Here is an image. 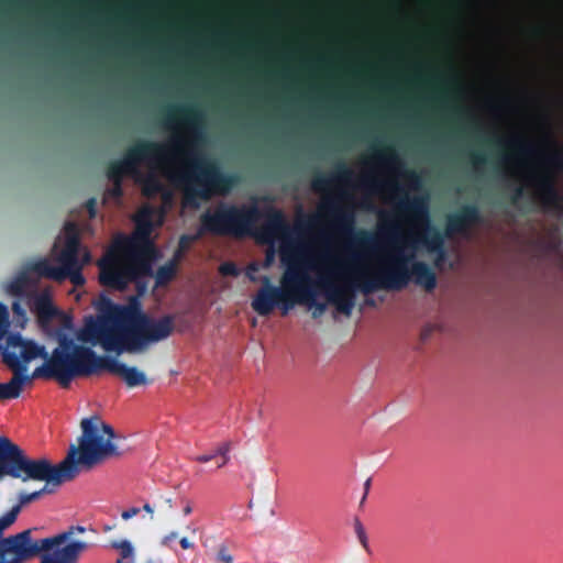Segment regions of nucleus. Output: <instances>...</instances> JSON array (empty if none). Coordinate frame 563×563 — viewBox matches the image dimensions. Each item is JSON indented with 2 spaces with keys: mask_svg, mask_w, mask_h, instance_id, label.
<instances>
[{
  "mask_svg": "<svg viewBox=\"0 0 563 563\" xmlns=\"http://www.w3.org/2000/svg\"><path fill=\"white\" fill-rule=\"evenodd\" d=\"M56 338L58 345L51 356L33 371L32 377L53 378L62 387L67 388L76 377L102 373L104 355H97L91 347L75 343L63 330L57 331Z\"/></svg>",
  "mask_w": 563,
  "mask_h": 563,
  "instance_id": "obj_7",
  "label": "nucleus"
},
{
  "mask_svg": "<svg viewBox=\"0 0 563 563\" xmlns=\"http://www.w3.org/2000/svg\"><path fill=\"white\" fill-rule=\"evenodd\" d=\"M140 181L142 184V194L147 198L156 196L164 189V186L161 183V180L153 174L145 176Z\"/></svg>",
  "mask_w": 563,
  "mask_h": 563,
  "instance_id": "obj_30",
  "label": "nucleus"
},
{
  "mask_svg": "<svg viewBox=\"0 0 563 563\" xmlns=\"http://www.w3.org/2000/svg\"><path fill=\"white\" fill-rule=\"evenodd\" d=\"M371 159L377 162L389 169L397 170L402 167V162L393 146H383L373 148Z\"/></svg>",
  "mask_w": 563,
  "mask_h": 563,
  "instance_id": "obj_24",
  "label": "nucleus"
},
{
  "mask_svg": "<svg viewBox=\"0 0 563 563\" xmlns=\"http://www.w3.org/2000/svg\"><path fill=\"white\" fill-rule=\"evenodd\" d=\"M112 319L123 332L124 352L129 353L141 351L148 343L167 339L175 328L174 316L151 318L143 311L137 297H131L126 305H114Z\"/></svg>",
  "mask_w": 563,
  "mask_h": 563,
  "instance_id": "obj_9",
  "label": "nucleus"
},
{
  "mask_svg": "<svg viewBox=\"0 0 563 563\" xmlns=\"http://www.w3.org/2000/svg\"><path fill=\"white\" fill-rule=\"evenodd\" d=\"M507 145L512 151V155L503 154L500 157L503 163L510 162L514 156L530 157L538 153L537 147L521 136H514L509 139L507 141Z\"/></svg>",
  "mask_w": 563,
  "mask_h": 563,
  "instance_id": "obj_23",
  "label": "nucleus"
},
{
  "mask_svg": "<svg viewBox=\"0 0 563 563\" xmlns=\"http://www.w3.org/2000/svg\"><path fill=\"white\" fill-rule=\"evenodd\" d=\"M362 186L377 190L382 187V184L374 178L364 177L362 179Z\"/></svg>",
  "mask_w": 563,
  "mask_h": 563,
  "instance_id": "obj_41",
  "label": "nucleus"
},
{
  "mask_svg": "<svg viewBox=\"0 0 563 563\" xmlns=\"http://www.w3.org/2000/svg\"><path fill=\"white\" fill-rule=\"evenodd\" d=\"M14 523V512L0 517V563H27L40 558V563H78L88 548L84 541H73L63 549L51 552L46 538H33L35 528L4 537Z\"/></svg>",
  "mask_w": 563,
  "mask_h": 563,
  "instance_id": "obj_6",
  "label": "nucleus"
},
{
  "mask_svg": "<svg viewBox=\"0 0 563 563\" xmlns=\"http://www.w3.org/2000/svg\"><path fill=\"white\" fill-rule=\"evenodd\" d=\"M140 514V508L137 507H132V508H129L126 510H124L121 515V517L124 519V520H129L133 517H135L136 515Z\"/></svg>",
  "mask_w": 563,
  "mask_h": 563,
  "instance_id": "obj_43",
  "label": "nucleus"
},
{
  "mask_svg": "<svg viewBox=\"0 0 563 563\" xmlns=\"http://www.w3.org/2000/svg\"><path fill=\"white\" fill-rule=\"evenodd\" d=\"M549 144L553 150L544 156V163L556 172H563V147L550 139Z\"/></svg>",
  "mask_w": 563,
  "mask_h": 563,
  "instance_id": "obj_28",
  "label": "nucleus"
},
{
  "mask_svg": "<svg viewBox=\"0 0 563 563\" xmlns=\"http://www.w3.org/2000/svg\"><path fill=\"white\" fill-rule=\"evenodd\" d=\"M5 364L13 372V376L8 383H0V400L19 398L23 385L36 378L32 377V375L19 373L18 369L21 366L13 353L5 355Z\"/></svg>",
  "mask_w": 563,
  "mask_h": 563,
  "instance_id": "obj_18",
  "label": "nucleus"
},
{
  "mask_svg": "<svg viewBox=\"0 0 563 563\" xmlns=\"http://www.w3.org/2000/svg\"><path fill=\"white\" fill-rule=\"evenodd\" d=\"M10 322H9V311L5 305L0 303V340L4 338L8 333Z\"/></svg>",
  "mask_w": 563,
  "mask_h": 563,
  "instance_id": "obj_33",
  "label": "nucleus"
},
{
  "mask_svg": "<svg viewBox=\"0 0 563 563\" xmlns=\"http://www.w3.org/2000/svg\"><path fill=\"white\" fill-rule=\"evenodd\" d=\"M191 512H192L191 503H190V501H187V503H186V506H185V507H184V509H183V514H184L185 516H188V515H190Z\"/></svg>",
  "mask_w": 563,
  "mask_h": 563,
  "instance_id": "obj_53",
  "label": "nucleus"
},
{
  "mask_svg": "<svg viewBox=\"0 0 563 563\" xmlns=\"http://www.w3.org/2000/svg\"><path fill=\"white\" fill-rule=\"evenodd\" d=\"M219 272L223 276L236 277L240 274L238 266L233 262H225L220 265Z\"/></svg>",
  "mask_w": 563,
  "mask_h": 563,
  "instance_id": "obj_36",
  "label": "nucleus"
},
{
  "mask_svg": "<svg viewBox=\"0 0 563 563\" xmlns=\"http://www.w3.org/2000/svg\"><path fill=\"white\" fill-rule=\"evenodd\" d=\"M12 309H13V312H14V313L21 314V316H23V317L25 316L24 310L20 307V305H19V303H16V302H15V303H13Z\"/></svg>",
  "mask_w": 563,
  "mask_h": 563,
  "instance_id": "obj_52",
  "label": "nucleus"
},
{
  "mask_svg": "<svg viewBox=\"0 0 563 563\" xmlns=\"http://www.w3.org/2000/svg\"><path fill=\"white\" fill-rule=\"evenodd\" d=\"M14 354L20 363L21 368L19 373L26 374V363L42 357L45 361L48 358V353L43 345L35 343L32 340H25L20 333H9L7 336V346L2 353L3 362L5 363L7 354Z\"/></svg>",
  "mask_w": 563,
  "mask_h": 563,
  "instance_id": "obj_14",
  "label": "nucleus"
},
{
  "mask_svg": "<svg viewBox=\"0 0 563 563\" xmlns=\"http://www.w3.org/2000/svg\"><path fill=\"white\" fill-rule=\"evenodd\" d=\"M102 372H108L123 379L128 387L148 385L151 380L135 366H128L118 361L117 357L104 355Z\"/></svg>",
  "mask_w": 563,
  "mask_h": 563,
  "instance_id": "obj_17",
  "label": "nucleus"
},
{
  "mask_svg": "<svg viewBox=\"0 0 563 563\" xmlns=\"http://www.w3.org/2000/svg\"><path fill=\"white\" fill-rule=\"evenodd\" d=\"M430 332H431V329H424L422 332H421V339L422 340H427L430 335Z\"/></svg>",
  "mask_w": 563,
  "mask_h": 563,
  "instance_id": "obj_55",
  "label": "nucleus"
},
{
  "mask_svg": "<svg viewBox=\"0 0 563 563\" xmlns=\"http://www.w3.org/2000/svg\"><path fill=\"white\" fill-rule=\"evenodd\" d=\"M31 308L42 325H46L55 317L62 316L60 311L53 305L51 295L47 291L36 294L33 297Z\"/></svg>",
  "mask_w": 563,
  "mask_h": 563,
  "instance_id": "obj_21",
  "label": "nucleus"
},
{
  "mask_svg": "<svg viewBox=\"0 0 563 563\" xmlns=\"http://www.w3.org/2000/svg\"><path fill=\"white\" fill-rule=\"evenodd\" d=\"M322 213L309 217L303 223L307 228H313L319 222L322 216L329 217L333 220L334 225L342 232H351L354 224V214L344 210L335 199L327 200L321 207Z\"/></svg>",
  "mask_w": 563,
  "mask_h": 563,
  "instance_id": "obj_15",
  "label": "nucleus"
},
{
  "mask_svg": "<svg viewBox=\"0 0 563 563\" xmlns=\"http://www.w3.org/2000/svg\"><path fill=\"white\" fill-rule=\"evenodd\" d=\"M178 533L176 531H170L168 534L163 537L161 543L164 547H168L172 541H174L177 538Z\"/></svg>",
  "mask_w": 563,
  "mask_h": 563,
  "instance_id": "obj_45",
  "label": "nucleus"
},
{
  "mask_svg": "<svg viewBox=\"0 0 563 563\" xmlns=\"http://www.w3.org/2000/svg\"><path fill=\"white\" fill-rule=\"evenodd\" d=\"M152 209H144L136 219L134 233L118 239L113 247L98 262L99 282L101 285L124 290L129 284L135 283L142 294L145 284L141 280L153 275L152 263L155 247L151 242L153 230Z\"/></svg>",
  "mask_w": 563,
  "mask_h": 563,
  "instance_id": "obj_5",
  "label": "nucleus"
},
{
  "mask_svg": "<svg viewBox=\"0 0 563 563\" xmlns=\"http://www.w3.org/2000/svg\"><path fill=\"white\" fill-rule=\"evenodd\" d=\"M352 175V170L344 163H340L330 176L318 175L314 177L311 181V187L317 192H324L333 183L347 184Z\"/></svg>",
  "mask_w": 563,
  "mask_h": 563,
  "instance_id": "obj_22",
  "label": "nucleus"
},
{
  "mask_svg": "<svg viewBox=\"0 0 563 563\" xmlns=\"http://www.w3.org/2000/svg\"><path fill=\"white\" fill-rule=\"evenodd\" d=\"M428 249L431 252H437L438 256L435 264H440L446 257V252L443 245V238L439 233H434L429 240H427Z\"/></svg>",
  "mask_w": 563,
  "mask_h": 563,
  "instance_id": "obj_31",
  "label": "nucleus"
},
{
  "mask_svg": "<svg viewBox=\"0 0 563 563\" xmlns=\"http://www.w3.org/2000/svg\"><path fill=\"white\" fill-rule=\"evenodd\" d=\"M399 214H404L413 228L427 227L429 223L428 202L422 197L401 199L397 206Z\"/></svg>",
  "mask_w": 563,
  "mask_h": 563,
  "instance_id": "obj_19",
  "label": "nucleus"
},
{
  "mask_svg": "<svg viewBox=\"0 0 563 563\" xmlns=\"http://www.w3.org/2000/svg\"><path fill=\"white\" fill-rule=\"evenodd\" d=\"M70 325H71V319L67 317L65 319V327L69 328Z\"/></svg>",
  "mask_w": 563,
  "mask_h": 563,
  "instance_id": "obj_58",
  "label": "nucleus"
},
{
  "mask_svg": "<svg viewBox=\"0 0 563 563\" xmlns=\"http://www.w3.org/2000/svg\"><path fill=\"white\" fill-rule=\"evenodd\" d=\"M406 177L415 185L419 184V177L415 172H406Z\"/></svg>",
  "mask_w": 563,
  "mask_h": 563,
  "instance_id": "obj_48",
  "label": "nucleus"
},
{
  "mask_svg": "<svg viewBox=\"0 0 563 563\" xmlns=\"http://www.w3.org/2000/svg\"><path fill=\"white\" fill-rule=\"evenodd\" d=\"M369 488H371V478H367L364 483V495L362 497L361 505L365 501Z\"/></svg>",
  "mask_w": 563,
  "mask_h": 563,
  "instance_id": "obj_49",
  "label": "nucleus"
},
{
  "mask_svg": "<svg viewBox=\"0 0 563 563\" xmlns=\"http://www.w3.org/2000/svg\"><path fill=\"white\" fill-rule=\"evenodd\" d=\"M357 242L364 247H372L375 240L369 233L362 231L358 234Z\"/></svg>",
  "mask_w": 563,
  "mask_h": 563,
  "instance_id": "obj_40",
  "label": "nucleus"
},
{
  "mask_svg": "<svg viewBox=\"0 0 563 563\" xmlns=\"http://www.w3.org/2000/svg\"><path fill=\"white\" fill-rule=\"evenodd\" d=\"M185 251L181 250V249H177L175 254H174V257L172 260H177V264L179 263V261L181 260L183 255H184Z\"/></svg>",
  "mask_w": 563,
  "mask_h": 563,
  "instance_id": "obj_51",
  "label": "nucleus"
},
{
  "mask_svg": "<svg viewBox=\"0 0 563 563\" xmlns=\"http://www.w3.org/2000/svg\"><path fill=\"white\" fill-rule=\"evenodd\" d=\"M203 115L201 111L192 106L174 107L166 117V125L170 126L174 123L185 125L192 133L200 132L202 126Z\"/></svg>",
  "mask_w": 563,
  "mask_h": 563,
  "instance_id": "obj_20",
  "label": "nucleus"
},
{
  "mask_svg": "<svg viewBox=\"0 0 563 563\" xmlns=\"http://www.w3.org/2000/svg\"><path fill=\"white\" fill-rule=\"evenodd\" d=\"M217 459L216 450L209 454H201L195 457V460L199 463H207Z\"/></svg>",
  "mask_w": 563,
  "mask_h": 563,
  "instance_id": "obj_44",
  "label": "nucleus"
},
{
  "mask_svg": "<svg viewBox=\"0 0 563 563\" xmlns=\"http://www.w3.org/2000/svg\"><path fill=\"white\" fill-rule=\"evenodd\" d=\"M143 510H145L147 514H150L151 518H153L154 509L148 503H145L143 505Z\"/></svg>",
  "mask_w": 563,
  "mask_h": 563,
  "instance_id": "obj_54",
  "label": "nucleus"
},
{
  "mask_svg": "<svg viewBox=\"0 0 563 563\" xmlns=\"http://www.w3.org/2000/svg\"><path fill=\"white\" fill-rule=\"evenodd\" d=\"M216 561L219 563H233L234 559L229 552V549L225 544H220L218 552L216 554Z\"/></svg>",
  "mask_w": 563,
  "mask_h": 563,
  "instance_id": "obj_35",
  "label": "nucleus"
},
{
  "mask_svg": "<svg viewBox=\"0 0 563 563\" xmlns=\"http://www.w3.org/2000/svg\"><path fill=\"white\" fill-rule=\"evenodd\" d=\"M470 159L474 168L478 169L481 166L485 165L487 159L482 153H470Z\"/></svg>",
  "mask_w": 563,
  "mask_h": 563,
  "instance_id": "obj_39",
  "label": "nucleus"
},
{
  "mask_svg": "<svg viewBox=\"0 0 563 563\" xmlns=\"http://www.w3.org/2000/svg\"><path fill=\"white\" fill-rule=\"evenodd\" d=\"M110 547L119 551L120 558L115 563H134V548L129 540H114Z\"/></svg>",
  "mask_w": 563,
  "mask_h": 563,
  "instance_id": "obj_29",
  "label": "nucleus"
},
{
  "mask_svg": "<svg viewBox=\"0 0 563 563\" xmlns=\"http://www.w3.org/2000/svg\"><path fill=\"white\" fill-rule=\"evenodd\" d=\"M249 278H250L251 280H255V277H254V276H252V275H250V274H249Z\"/></svg>",
  "mask_w": 563,
  "mask_h": 563,
  "instance_id": "obj_62",
  "label": "nucleus"
},
{
  "mask_svg": "<svg viewBox=\"0 0 563 563\" xmlns=\"http://www.w3.org/2000/svg\"><path fill=\"white\" fill-rule=\"evenodd\" d=\"M165 504L167 505L168 509L173 508V500H172V498H165Z\"/></svg>",
  "mask_w": 563,
  "mask_h": 563,
  "instance_id": "obj_57",
  "label": "nucleus"
},
{
  "mask_svg": "<svg viewBox=\"0 0 563 563\" xmlns=\"http://www.w3.org/2000/svg\"><path fill=\"white\" fill-rule=\"evenodd\" d=\"M430 81L433 84H437V85H444V86L455 85V78L445 77L442 74H435L434 76L431 77Z\"/></svg>",
  "mask_w": 563,
  "mask_h": 563,
  "instance_id": "obj_38",
  "label": "nucleus"
},
{
  "mask_svg": "<svg viewBox=\"0 0 563 563\" xmlns=\"http://www.w3.org/2000/svg\"><path fill=\"white\" fill-rule=\"evenodd\" d=\"M89 258H90V257H89V254H88V253H86V255H85V260L88 262V261H89Z\"/></svg>",
  "mask_w": 563,
  "mask_h": 563,
  "instance_id": "obj_60",
  "label": "nucleus"
},
{
  "mask_svg": "<svg viewBox=\"0 0 563 563\" xmlns=\"http://www.w3.org/2000/svg\"><path fill=\"white\" fill-rule=\"evenodd\" d=\"M387 186L390 188V189H394L395 191L397 192H402V189L396 185V184H387Z\"/></svg>",
  "mask_w": 563,
  "mask_h": 563,
  "instance_id": "obj_56",
  "label": "nucleus"
},
{
  "mask_svg": "<svg viewBox=\"0 0 563 563\" xmlns=\"http://www.w3.org/2000/svg\"><path fill=\"white\" fill-rule=\"evenodd\" d=\"M103 301L111 306V308L114 306L106 297ZM109 320L111 324L98 322L90 317L85 327L77 333V339L82 343H90L91 345L99 343L106 352H115L120 355L124 352L123 332L120 325L112 319V313Z\"/></svg>",
  "mask_w": 563,
  "mask_h": 563,
  "instance_id": "obj_12",
  "label": "nucleus"
},
{
  "mask_svg": "<svg viewBox=\"0 0 563 563\" xmlns=\"http://www.w3.org/2000/svg\"><path fill=\"white\" fill-rule=\"evenodd\" d=\"M231 450L230 442H223L216 449L217 457H219L218 468L223 467L230 460L229 452Z\"/></svg>",
  "mask_w": 563,
  "mask_h": 563,
  "instance_id": "obj_32",
  "label": "nucleus"
},
{
  "mask_svg": "<svg viewBox=\"0 0 563 563\" xmlns=\"http://www.w3.org/2000/svg\"><path fill=\"white\" fill-rule=\"evenodd\" d=\"M185 142L175 137L168 145L152 141H140L131 146L119 159L111 162L107 177L112 183H122L124 175H135L139 164L147 162L155 166L163 165L168 155H186L184 168L172 174L169 178L183 189L184 206L199 207V200L212 196H224L238 184L239 177L223 172L214 162L198 158L191 151H185Z\"/></svg>",
  "mask_w": 563,
  "mask_h": 563,
  "instance_id": "obj_3",
  "label": "nucleus"
},
{
  "mask_svg": "<svg viewBox=\"0 0 563 563\" xmlns=\"http://www.w3.org/2000/svg\"><path fill=\"white\" fill-rule=\"evenodd\" d=\"M32 263H29L23 272L18 274L7 286V290L10 295L22 297L26 294L33 282L30 278V274H35L30 271L29 267Z\"/></svg>",
  "mask_w": 563,
  "mask_h": 563,
  "instance_id": "obj_25",
  "label": "nucleus"
},
{
  "mask_svg": "<svg viewBox=\"0 0 563 563\" xmlns=\"http://www.w3.org/2000/svg\"><path fill=\"white\" fill-rule=\"evenodd\" d=\"M367 303L373 306V305H375V301L374 300H368Z\"/></svg>",
  "mask_w": 563,
  "mask_h": 563,
  "instance_id": "obj_61",
  "label": "nucleus"
},
{
  "mask_svg": "<svg viewBox=\"0 0 563 563\" xmlns=\"http://www.w3.org/2000/svg\"><path fill=\"white\" fill-rule=\"evenodd\" d=\"M177 268V260H170L165 265L158 267L154 275L156 287L168 285L175 278Z\"/></svg>",
  "mask_w": 563,
  "mask_h": 563,
  "instance_id": "obj_27",
  "label": "nucleus"
},
{
  "mask_svg": "<svg viewBox=\"0 0 563 563\" xmlns=\"http://www.w3.org/2000/svg\"><path fill=\"white\" fill-rule=\"evenodd\" d=\"M289 232L284 212L274 207L261 211L256 205H235L220 201L212 210L200 216V230L197 235L184 234L178 247L185 252L200 234L244 238L256 234L264 243H273L276 238Z\"/></svg>",
  "mask_w": 563,
  "mask_h": 563,
  "instance_id": "obj_4",
  "label": "nucleus"
},
{
  "mask_svg": "<svg viewBox=\"0 0 563 563\" xmlns=\"http://www.w3.org/2000/svg\"><path fill=\"white\" fill-rule=\"evenodd\" d=\"M523 196V189L521 186H518L514 189V194L511 196V202L516 203Z\"/></svg>",
  "mask_w": 563,
  "mask_h": 563,
  "instance_id": "obj_46",
  "label": "nucleus"
},
{
  "mask_svg": "<svg viewBox=\"0 0 563 563\" xmlns=\"http://www.w3.org/2000/svg\"><path fill=\"white\" fill-rule=\"evenodd\" d=\"M354 529H355L357 539L361 542V544L363 545V548L365 550H368V540H367L365 529H364L362 522L357 518L354 520Z\"/></svg>",
  "mask_w": 563,
  "mask_h": 563,
  "instance_id": "obj_34",
  "label": "nucleus"
},
{
  "mask_svg": "<svg viewBox=\"0 0 563 563\" xmlns=\"http://www.w3.org/2000/svg\"><path fill=\"white\" fill-rule=\"evenodd\" d=\"M353 267H362V265L358 262L357 255L353 256L351 262H341L334 260L332 262V265L325 268V274L320 276L317 283H314L310 276L308 280L298 282L294 299L295 306L305 305L308 308L312 309L311 317L313 319L320 318L327 309V303L317 301L316 287L321 289L323 294H325V290L322 286L323 279H328L335 285H340L345 277L353 276ZM324 296L327 297V295Z\"/></svg>",
  "mask_w": 563,
  "mask_h": 563,
  "instance_id": "obj_11",
  "label": "nucleus"
},
{
  "mask_svg": "<svg viewBox=\"0 0 563 563\" xmlns=\"http://www.w3.org/2000/svg\"><path fill=\"white\" fill-rule=\"evenodd\" d=\"M107 195L111 198L120 200L123 197L122 183H112V187L107 190Z\"/></svg>",
  "mask_w": 563,
  "mask_h": 563,
  "instance_id": "obj_37",
  "label": "nucleus"
},
{
  "mask_svg": "<svg viewBox=\"0 0 563 563\" xmlns=\"http://www.w3.org/2000/svg\"><path fill=\"white\" fill-rule=\"evenodd\" d=\"M78 445L71 444L66 457L53 464L46 457L32 459L5 435L0 434V482L4 477L26 482H44L40 490L23 493L19 503L7 514L14 512L16 520L23 506L37 500L42 495L53 494L64 483L73 481L80 470L89 471L120 452L112 443L114 430L97 416L81 420Z\"/></svg>",
  "mask_w": 563,
  "mask_h": 563,
  "instance_id": "obj_1",
  "label": "nucleus"
},
{
  "mask_svg": "<svg viewBox=\"0 0 563 563\" xmlns=\"http://www.w3.org/2000/svg\"><path fill=\"white\" fill-rule=\"evenodd\" d=\"M533 31H534L536 34H541L543 32V29L542 27H534Z\"/></svg>",
  "mask_w": 563,
  "mask_h": 563,
  "instance_id": "obj_59",
  "label": "nucleus"
},
{
  "mask_svg": "<svg viewBox=\"0 0 563 563\" xmlns=\"http://www.w3.org/2000/svg\"><path fill=\"white\" fill-rule=\"evenodd\" d=\"M79 249V236L76 232L69 233L57 256L59 266L53 265L47 258H42L32 262L29 269L34 272L38 278H48L58 283L69 279L75 286H82L86 280L81 273L82 264L78 258Z\"/></svg>",
  "mask_w": 563,
  "mask_h": 563,
  "instance_id": "obj_10",
  "label": "nucleus"
},
{
  "mask_svg": "<svg viewBox=\"0 0 563 563\" xmlns=\"http://www.w3.org/2000/svg\"><path fill=\"white\" fill-rule=\"evenodd\" d=\"M86 209L89 213L90 218H95L97 213V200L96 198H90L86 202Z\"/></svg>",
  "mask_w": 563,
  "mask_h": 563,
  "instance_id": "obj_42",
  "label": "nucleus"
},
{
  "mask_svg": "<svg viewBox=\"0 0 563 563\" xmlns=\"http://www.w3.org/2000/svg\"><path fill=\"white\" fill-rule=\"evenodd\" d=\"M161 194H162V198H163L164 202H169L172 200L170 191L163 189V191Z\"/></svg>",
  "mask_w": 563,
  "mask_h": 563,
  "instance_id": "obj_50",
  "label": "nucleus"
},
{
  "mask_svg": "<svg viewBox=\"0 0 563 563\" xmlns=\"http://www.w3.org/2000/svg\"><path fill=\"white\" fill-rule=\"evenodd\" d=\"M482 220L481 210L476 205H464L446 217L445 233L449 236L463 234Z\"/></svg>",
  "mask_w": 563,
  "mask_h": 563,
  "instance_id": "obj_16",
  "label": "nucleus"
},
{
  "mask_svg": "<svg viewBox=\"0 0 563 563\" xmlns=\"http://www.w3.org/2000/svg\"><path fill=\"white\" fill-rule=\"evenodd\" d=\"M86 531L85 527L81 526H70L65 531H62L55 536L47 537L46 541L49 543L48 548L51 552L63 549L66 542L78 533H84Z\"/></svg>",
  "mask_w": 563,
  "mask_h": 563,
  "instance_id": "obj_26",
  "label": "nucleus"
},
{
  "mask_svg": "<svg viewBox=\"0 0 563 563\" xmlns=\"http://www.w3.org/2000/svg\"><path fill=\"white\" fill-rule=\"evenodd\" d=\"M280 260L286 265L282 277V287L271 284L267 276L263 277V286L257 290L251 301L252 309L260 316H269L275 308H279L283 316L295 307V295L298 282L309 279L308 269L312 268L310 262L295 250L283 245Z\"/></svg>",
  "mask_w": 563,
  "mask_h": 563,
  "instance_id": "obj_8",
  "label": "nucleus"
},
{
  "mask_svg": "<svg viewBox=\"0 0 563 563\" xmlns=\"http://www.w3.org/2000/svg\"><path fill=\"white\" fill-rule=\"evenodd\" d=\"M382 221L379 231L382 236L395 243L393 254L388 257V264L377 271H369L367 267H353L354 274L345 277L340 285L328 279L322 280L325 290L327 301L333 305L336 311L350 316L355 306L358 291L371 295L377 290H401L412 278L427 291H432L437 286V275L424 262H413L410 267L408 263L413 258V253L405 254V247L416 242L415 232L410 230L406 235L400 234L399 225L388 214H380Z\"/></svg>",
  "mask_w": 563,
  "mask_h": 563,
  "instance_id": "obj_2",
  "label": "nucleus"
},
{
  "mask_svg": "<svg viewBox=\"0 0 563 563\" xmlns=\"http://www.w3.org/2000/svg\"><path fill=\"white\" fill-rule=\"evenodd\" d=\"M536 188L534 198L542 210L556 216L563 214V194L558 189L555 178L549 172H540L531 176Z\"/></svg>",
  "mask_w": 563,
  "mask_h": 563,
  "instance_id": "obj_13",
  "label": "nucleus"
},
{
  "mask_svg": "<svg viewBox=\"0 0 563 563\" xmlns=\"http://www.w3.org/2000/svg\"><path fill=\"white\" fill-rule=\"evenodd\" d=\"M179 544L183 550H191L195 548V544L191 541H189V539L187 537H183L179 540Z\"/></svg>",
  "mask_w": 563,
  "mask_h": 563,
  "instance_id": "obj_47",
  "label": "nucleus"
}]
</instances>
